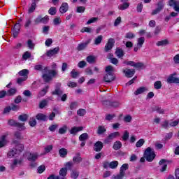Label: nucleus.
<instances>
[{
  "instance_id": "nucleus-61",
  "label": "nucleus",
  "mask_w": 179,
  "mask_h": 179,
  "mask_svg": "<svg viewBox=\"0 0 179 179\" xmlns=\"http://www.w3.org/2000/svg\"><path fill=\"white\" fill-rule=\"evenodd\" d=\"M48 13L52 15H55V13H57V8L51 7L48 10Z\"/></svg>"
},
{
  "instance_id": "nucleus-45",
  "label": "nucleus",
  "mask_w": 179,
  "mask_h": 179,
  "mask_svg": "<svg viewBox=\"0 0 179 179\" xmlns=\"http://www.w3.org/2000/svg\"><path fill=\"white\" fill-rule=\"evenodd\" d=\"M122 139L124 142H127V141H128V139H129V132H128V131H127V130L124 131V134L122 136Z\"/></svg>"
},
{
  "instance_id": "nucleus-3",
  "label": "nucleus",
  "mask_w": 179,
  "mask_h": 179,
  "mask_svg": "<svg viewBox=\"0 0 179 179\" xmlns=\"http://www.w3.org/2000/svg\"><path fill=\"white\" fill-rule=\"evenodd\" d=\"M144 157L145 160L149 162L155 160V157H156V154H155V150L152 149L150 147H148L144 152Z\"/></svg>"
},
{
  "instance_id": "nucleus-2",
  "label": "nucleus",
  "mask_w": 179,
  "mask_h": 179,
  "mask_svg": "<svg viewBox=\"0 0 179 179\" xmlns=\"http://www.w3.org/2000/svg\"><path fill=\"white\" fill-rule=\"evenodd\" d=\"M114 69L111 66H108L106 68V74L103 77V80L108 83H110V82H113L114 79H115V76H114V74H113L112 71Z\"/></svg>"
},
{
  "instance_id": "nucleus-57",
  "label": "nucleus",
  "mask_w": 179,
  "mask_h": 179,
  "mask_svg": "<svg viewBox=\"0 0 179 179\" xmlns=\"http://www.w3.org/2000/svg\"><path fill=\"white\" fill-rule=\"evenodd\" d=\"M71 76L73 79H76V78H78V76H79V72H78V71H75V69H73L71 72Z\"/></svg>"
},
{
  "instance_id": "nucleus-38",
  "label": "nucleus",
  "mask_w": 179,
  "mask_h": 179,
  "mask_svg": "<svg viewBox=\"0 0 179 179\" xmlns=\"http://www.w3.org/2000/svg\"><path fill=\"white\" fill-rule=\"evenodd\" d=\"M101 102L102 103V105L104 106V107L110 108L111 107V101L108 100H104V99H101Z\"/></svg>"
},
{
  "instance_id": "nucleus-31",
  "label": "nucleus",
  "mask_w": 179,
  "mask_h": 179,
  "mask_svg": "<svg viewBox=\"0 0 179 179\" xmlns=\"http://www.w3.org/2000/svg\"><path fill=\"white\" fill-rule=\"evenodd\" d=\"M129 8V3H123L118 6L120 10H125Z\"/></svg>"
},
{
  "instance_id": "nucleus-47",
  "label": "nucleus",
  "mask_w": 179,
  "mask_h": 179,
  "mask_svg": "<svg viewBox=\"0 0 179 179\" xmlns=\"http://www.w3.org/2000/svg\"><path fill=\"white\" fill-rule=\"evenodd\" d=\"M79 177V171H72L71 173V178L72 179H76Z\"/></svg>"
},
{
  "instance_id": "nucleus-21",
  "label": "nucleus",
  "mask_w": 179,
  "mask_h": 179,
  "mask_svg": "<svg viewBox=\"0 0 179 179\" xmlns=\"http://www.w3.org/2000/svg\"><path fill=\"white\" fill-rule=\"evenodd\" d=\"M68 173V169L66 168H62L59 172V174L60 176V178H65L66 176V174Z\"/></svg>"
},
{
  "instance_id": "nucleus-15",
  "label": "nucleus",
  "mask_w": 179,
  "mask_h": 179,
  "mask_svg": "<svg viewBox=\"0 0 179 179\" xmlns=\"http://www.w3.org/2000/svg\"><path fill=\"white\" fill-rule=\"evenodd\" d=\"M123 73H124L126 78H132V76L135 75V69H127L126 70H123Z\"/></svg>"
},
{
  "instance_id": "nucleus-35",
  "label": "nucleus",
  "mask_w": 179,
  "mask_h": 179,
  "mask_svg": "<svg viewBox=\"0 0 179 179\" xmlns=\"http://www.w3.org/2000/svg\"><path fill=\"white\" fill-rule=\"evenodd\" d=\"M89 139V134L87 133H83L79 136V141H85Z\"/></svg>"
},
{
  "instance_id": "nucleus-39",
  "label": "nucleus",
  "mask_w": 179,
  "mask_h": 179,
  "mask_svg": "<svg viewBox=\"0 0 179 179\" xmlns=\"http://www.w3.org/2000/svg\"><path fill=\"white\" fill-rule=\"evenodd\" d=\"M101 41H103V36L99 35L95 38L94 44L99 45V44L101 43Z\"/></svg>"
},
{
  "instance_id": "nucleus-33",
  "label": "nucleus",
  "mask_w": 179,
  "mask_h": 179,
  "mask_svg": "<svg viewBox=\"0 0 179 179\" xmlns=\"http://www.w3.org/2000/svg\"><path fill=\"white\" fill-rule=\"evenodd\" d=\"M66 131H68V127L64 125L59 129L58 132L60 135H64L66 134Z\"/></svg>"
},
{
  "instance_id": "nucleus-42",
  "label": "nucleus",
  "mask_w": 179,
  "mask_h": 179,
  "mask_svg": "<svg viewBox=\"0 0 179 179\" xmlns=\"http://www.w3.org/2000/svg\"><path fill=\"white\" fill-rule=\"evenodd\" d=\"M120 105L121 103L118 101H110V107H113V108H117L120 107Z\"/></svg>"
},
{
  "instance_id": "nucleus-27",
  "label": "nucleus",
  "mask_w": 179,
  "mask_h": 179,
  "mask_svg": "<svg viewBox=\"0 0 179 179\" xmlns=\"http://www.w3.org/2000/svg\"><path fill=\"white\" fill-rule=\"evenodd\" d=\"M86 61L88 62V64H94L96 63V57L90 55L87 57Z\"/></svg>"
},
{
  "instance_id": "nucleus-54",
  "label": "nucleus",
  "mask_w": 179,
  "mask_h": 179,
  "mask_svg": "<svg viewBox=\"0 0 179 179\" xmlns=\"http://www.w3.org/2000/svg\"><path fill=\"white\" fill-rule=\"evenodd\" d=\"M29 124L30 127H36V125H37V121L36 120V118L31 117L29 122Z\"/></svg>"
},
{
  "instance_id": "nucleus-62",
  "label": "nucleus",
  "mask_w": 179,
  "mask_h": 179,
  "mask_svg": "<svg viewBox=\"0 0 179 179\" xmlns=\"http://www.w3.org/2000/svg\"><path fill=\"white\" fill-rule=\"evenodd\" d=\"M31 57V53H30L29 52H25L22 55L23 59H25V60L29 59V58H30Z\"/></svg>"
},
{
  "instance_id": "nucleus-58",
  "label": "nucleus",
  "mask_w": 179,
  "mask_h": 179,
  "mask_svg": "<svg viewBox=\"0 0 179 179\" xmlns=\"http://www.w3.org/2000/svg\"><path fill=\"white\" fill-rule=\"evenodd\" d=\"M125 176V173H122L120 171V173L117 174V176H113L114 179H122L124 178V176Z\"/></svg>"
},
{
  "instance_id": "nucleus-30",
  "label": "nucleus",
  "mask_w": 179,
  "mask_h": 179,
  "mask_svg": "<svg viewBox=\"0 0 179 179\" xmlns=\"http://www.w3.org/2000/svg\"><path fill=\"white\" fill-rule=\"evenodd\" d=\"M15 128H17L20 131H24L26 129V127H24V123L17 122L15 124Z\"/></svg>"
},
{
  "instance_id": "nucleus-8",
  "label": "nucleus",
  "mask_w": 179,
  "mask_h": 179,
  "mask_svg": "<svg viewBox=\"0 0 179 179\" xmlns=\"http://www.w3.org/2000/svg\"><path fill=\"white\" fill-rule=\"evenodd\" d=\"M169 5L173 8L176 12H179V0H170Z\"/></svg>"
},
{
  "instance_id": "nucleus-11",
  "label": "nucleus",
  "mask_w": 179,
  "mask_h": 179,
  "mask_svg": "<svg viewBox=\"0 0 179 179\" xmlns=\"http://www.w3.org/2000/svg\"><path fill=\"white\" fill-rule=\"evenodd\" d=\"M16 94V90H8L7 92L6 91L0 92V99H3L5 96H13Z\"/></svg>"
},
{
  "instance_id": "nucleus-40",
  "label": "nucleus",
  "mask_w": 179,
  "mask_h": 179,
  "mask_svg": "<svg viewBox=\"0 0 179 179\" xmlns=\"http://www.w3.org/2000/svg\"><path fill=\"white\" fill-rule=\"evenodd\" d=\"M20 76H23V78H27V75H29V70L27 69H23L20 71H19Z\"/></svg>"
},
{
  "instance_id": "nucleus-36",
  "label": "nucleus",
  "mask_w": 179,
  "mask_h": 179,
  "mask_svg": "<svg viewBox=\"0 0 179 179\" xmlns=\"http://www.w3.org/2000/svg\"><path fill=\"white\" fill-rule=\"evenodd\" d=\"M78 106H79V103H78L77 101L71 102L69 106L70 110H76Z\"/></svg>"
},
{
  "instance_id": "nucleus-14",
  "label": "nucleus",
  "mask_w": 179,
  "mask_h": 179,
  "mask_svg": "<svg viewBox=\"0 0 179 179\" xmlns=\"http://www.w3.org/2000/svg\"><path fill=\"white\" fill-rule=\"evenodd\" d=\"M104 145L101 141H97L94 144V150L95 152H101Z\"/></svg>"
},
{
  "instance_id": "nucleus-44",
  "label": "nucleus",
  "mask_w": 179,
  "mask_h": 179,
  "mask_svg": "<svg viewBox=\"0 0 179 179\" xmlns=\"http://www.w3.org/2000/svg\"><path fill=\"white\" fill-rule=\"evenodd\" d=\"M115 117H116L115 114H106L105 117V120L106 121H111L112 120H114Z\"/></svg>"
},
{
  "instance_id": "nucleus-49",
  "label": "nucleus",
  "mask_w": 179,
  "mask_h": 179,
  "mask_svg": "<svg viewBox=\"0 0 179 179\" xmlns=\"http://www.w3.org/2000/svg\"><path fill=\"white\" fill-rule=\"evenodd\" d=\"M48 104V101L44 99L42 100L39 103V108L43 109Z\"/></svg>"
},
{
  "instance_id": "nucleus-18",
  "label": "nucleus",
  "mask_w": 179,
  "mask_h": 179,
  "mask_svg": "<svg viewBox=\"0 0 179 179\" xmlns=\"http://www.w3.org/2000/svg\"><path fill=\"white\" fill-rule=\"evenodd\" d=\"M68 9H69V6H68V3H63L59 8L60 13H66L68 12Z\"/></svg>"
},
{
  "instance_id": "nucleus-32",
  "label": "nucleus",
  "mask_w": 179,
  "mask_h": 179,
  "mask_svg": "<svg viewBox=\"0 0 179 179\" xmlns=\"http://www.w3.org/2000/svg\"><path fill=\"white\" fill-rule=\"evenodd\" d=\"M145 43V37H141L137 39V45L138 48H142V45Z\"/></svg>"
},
{
  "instance_id": "nucleus-25",
  "label": "nucleus",
  "mask_w": 179,
  "mask_h": 179,
  "mask_svg": "<svg viewBox=\"0 0 179 179\" xmlns=\"http://www.w3.org/2000/svg\"><path fill=\"white\" fill-rule=\"evenodd\" d=\"M18 120L20 121H22V122H26V121L29 120V115L27 114L20 115L18 117Z\"/></svg>"
},
{
  "instance_id": "nucleus-63",
  "label": "nucleus",
  "mask_w": 179,
  "mask_h": 179,
  "mask_svg": "<svg viewBox=\"0 0 179 179\" xmlns=\"http://www.w3.org/2000/svg\"><path fill=\"white\" fill-rule=\"evenodd\" d=\"M44 171H45V166L44 165H41L38 168V173L39 174H41L42 173H44Z\"/></svg>"
},
{
  "instance_id": "nucleus-19",
  "label": "nucleus",
  "mask_w": 179,
  "mask_h": 179,
  "mask_svg": "<svg viewBox=\"0 0 179 179\" xmlns=\"http://www.w3.org/2000/svg\"><path fill=\"white\" fill-rule=\"evenodd\" d=\"M80 131H83V127H74L71 129L70 134L71 135H76V133L80 132Z\"/></svg>"
},
{
  "instance_id": "nucleus-41",
  "label": "nucleus",
  "mask_w": 179,
  "mask_h": 179,
  "mask_svg": "<svg viewBox=\"0 0 179 179\" xmlns=\"http://www.w3.org/2000/svg\"><path fill=\"white\" fill-rule=\"evenodd\" d=\"M27 47L29 48V50H34L35 44L33 43V41L31 39H29L27 42Z\"/></svg>"
},
{
  "instance_id": "nucleus-55",
  "label": "nucleus",
  "mask_w": 179,
  "mask_h": 179,
  "mask_svg": "<svg viewBox=\"0 0 179 179\" xmlns=\"http://www.w3.org/2000/svg\"><path fill=\"white\" fill-rule=\"evenodd\" d=\"M112 141L113 139H115L117 136H120L119 132H113L108 136Z\"/></svg>"
},
{
  "instance_id": "nucleus-16",
  "label": "nucleus",
  "mask_w": 179,
  "mask_h": 179,
  "mask_svg": "<svg viewBox=\"0 0 179 179\" xmlns=\"http://www.w3.org/2000/svg\"><path fill=\"white\" fill-rule=\"evenodd\" d=\"M89 44H90V39L85 43L78 44L77 47L78 51H83V50H85L87 47V45H89Z\"/></svg>"
},
{
  "instance_id": "nucleus-50",
  "label": "nucleus",
  "mask_w": 179,
  "mask_h": 179,
  "mask_svg": "<svg viewBox=\"0 0 179 179\" xmlns=\"http://www.w3.org/2000/svg\"><path fill=\"white\" fill-rule=\"evenodd\" d=\"M10 108L12 111H19L20 110V106L19 105H16L15 103H11Z\"/></svg>"
},
{
  "instance_id": "nucleus-56",
  "label": "nucleus",
  "mask_w": 179,
  "mask_h": 179,
  "mask_svg": "<svg viewBox=\"0 0 179 179\" xmlns=\"http://www.w3.org/2000/svg\"><path fill=\"white\" fill-rule=\"evenodd\" d=\"M144 143H145V140L143 138H141L139 141L136 142V148H141V146H143Z\"/></svg>"
},
{
  "instance_id": "nucleus-52",
  "label": "nucleus",
  "mask_w": 179,
  "mask_h": 179,
  "mask_svg": "<svg viewBox=\"0 0 179 179\" xmlns=\"http://www.w3.org/2000/svg\"><path fill=\"white\" fill-rule=\"evenodd\" d=\"M77 114L80 117H83L84 115H86V110L80 108V109L77 110Z\"/></svg>"
},
{
  "instance_id": "nucleus-43",
  "label": "nucleus",
  "mask_w": 179,
  "mask_h": 179,
  "mask_svg": "<svg viewBox=\"0 0 179 179\" xmlns=\"http://www.w3.org/2000/svg\"><path fill=\"white\" fill-rule=\"evenodd\" d=\"M36 6H37V5L36 4V2H33L31 4V6L29 7V8L28 10V13H33V12H34V10H36Z\"/></svg>"
},
{
  "instance_id": "nucleus-10",
  "label": "nucleus",
  "mask_w": 179,
  "mask_h": 179,
  "mask_svg": "<svg viewBox=\"0 0 179 179\" xmlns=\"http://www.w3.org/2000/svg\"><path fill=\"white\" fill-rule=\"evenodd\" d=\"M59 52V47H56L52 50H49L46 52L47 57H49V58H51V57H54V55H57V54Z\"/></svg>"
},
{
  "instance_id": "nucleus-53",
  "label": "nucleus",
  "mask_w": 179,
  "mask_h": 179,
  "mask_svg": "<svg viewBox=\"0 0 179 179\" xmlns=\"http://www.w3.org/2000/svg\"><path fill=\"white\" fill-rule=\"evenodd\" d=\"M167 44H169V41L167 39H165L164 41H158L157 45L158 47H160L161 45H167Z\"/></svg>"
},
{
  "instance_id": "nucleus-5",
  "label": "nucleus",
  "mask_w": 179,
  "mask_h": 179,
  "mask_svg": "<svg viewBox=\"0 0 179 179\" xmlns=\"http://www.w3.org/2000/svg\"><path fill=\"white\" fill-rule=\"evenodd\" d=\"M157 8L155 10H152V15H157V13H160L163 9H164V1L163 0L159 1L157 4Z\"/></svg>"
},
{
  "instance_id": "nucleus-4",
  "label": "nucleus",
  "mask_w": 179,
  "mask_h": 179,
  "mask_svg": "<svg viewBox=\"0 0 179 179\" xmlns=\"http://www.w3.org/2000/svg\"><path fill=\"white\" fill-rule=\"evenodd\" d=\"M48 20H50L48 15H45L43 17L41 15H38L34 20V24H40V23H43V24H47V23H48Z\"/></svg>"
},
{
  "instance_id": "nucleus-9",
  "label": "nucleus",
  "mask_w": 179,
  "mask_h": 179,
  "mask_svg": "<svg viewBox=\"0 0 179 179\" xmlns=\"http://www.w3.org/2000/svg\"><path fill=\"white\" fill-rule=\"evenodd\" d=\"M12 31H13V37L14 38H16V37L19 36V33H20V24L16 23V24L14 25V27Z\"/></svg>"
},
{
  "instance_id": "nucleus-59",
  "label": "nucleus",
  "mask_w": 179,
  "mask_h": 179,
  "mask_svg": "<svg viewBox=\"0 0 179 179\" xmlns=\"http://www.w3.org/2000/svg\"><path fill=\"white\" fill-rule=\"evenodd\" d=\"M125 38H129L130 40H132V38H135V35L132 32H127L125 35Z\"/></svg>"
},
{
  "instance_id": "nucleus-13",
  "label": "nucleus",
  "mask_w": 179,
  "mask_h": 179,
  "mask_svg": "<svg viewBox=\"0 0 179 179\" xmlns=\"http://www.w3.org/2000/svg\"><path fill=\"white\" fill-rule=\"evenodd\" d=\"M13 143H14L15 145V148L14 149H15V150L18 152V153H21V152H23V150H24V145H23V144H19L17 143V141H13Z\"/></svg>"
},
{
  "instance_id": "nucleus-37",
  "label": "nucleus",
  "mask_w": 179,
  "mask_h": 179,
  "mask_svg": "<svg viewBox=\"0 0 179 179\" xmlns=\"http://www.w3.org/2000/svg\"><path fill=\"white\" fill-rule=\"evenodd\" d=\"M118 161H113L110 162V169L112 170H115L118 167Z\"/></svg>"
},
{
  "instance_id": "nucleus-1",
  "label": "nucleus",
  "mask_w": 179,
  "mask_h": 179,
  "mask_svg": "<svg viewBox=\"0 0 179 179\" xmlns=\"http://www.w3.org/2000/svg\"><path fill=\"white\" fill-rule=\"evenodd\" d=\"M34 69L35 71H42L44 73L42 78L44 82L46 83L51 82L52 78L58 75V71H57V70H48V67H45L43 69V65L41 64L34 66Z\"/></svg>"
},
{
  "instance_id": "nucleus-17",
  "label": "nucleus",
  "mask_w": 179,
  "mask_h": 179,
  "mask_svg": "<svg viewBox=\"0 0 179 179\" xmlns=\"http://www.w3.org/2000/svg\"><path fill=\"white\" fill-rule=\"evenodd\" d=\"M29 162H36L38 159V153L37 152H31L27 157Z\"/></svg>"
},
{
  "instance_id": "nucleus-46",
  "label": "nucleus",
  "mask_w": 179,
  "mask_h": 179,
  "mask_svg": "<svg viewBox=\"0 0 179 179\" xmlns=\"http://www.w3.org/2000/svg\"><path fill=\"white\" fill-rule=\"evenodd\" d=\"M153 111H157V113H158V114H164V110H163L162 108L159 107V106H155L152 108Z\"/></svg>"
},
{
  "instance_id": "nucleus-6",
  "label": "nucleus",
  "mask_w": 179,
  "mask_h": 179,
  "mask_svg": "<svg viewBox=\"0 0 179 179\" xmlns=\"http://www.w3.org/2000/svg\"><path fill=\"white\" fill-rule=\"evenodd\" d=\"M114 44H115V41L114 40V38H109L108 43L106 44L104 48L105 52H108V51L112 50L114 47Z\"/></svg>"
},
{
  "instance_id": "nucleus-64",
  "label": "nucleus",
  "mask_w": 179,
  "mask_h": 179,
  "mask_svg": "<svg viewBox=\"0 0 179 179\" xmlns=\"http://www.w3.org/2000/svg\"><path fill=\"white\" fill-rule=\"evenodd\" d=\"M47 179H66V178H61V176H55V175H50Z\"/></svg>"
},
{
  "instance_id": "nucleus-34",
  "label": "nucleus",
  "mask_w": 179,
  "mask_h": 179,
  "mask_svg": "<svg viewBox=\"0 0 179 179\" xmlns=\"http://www.w3.org/2000/svg\"><path fill=\"white\" fill-rule=\"evenodd\" d=\"M19 153L16 149L13 148L11 149L7 154L8 157H13L15 155H17Z\"/></svg>"
},
{
  "instance_id": "nucleus-22",
  "label": "nucleus",
  "mask_w": 179,
  "mask_h": 179,
  "mask_svg": "<svg viewBox=\"0 0 179 179\" xmlns=\"http://www.w3.org/2000/svg\"><path fill=\"white\" fill-rule=\"evenodd\" d=\"M36 118L38 121H47V116L43 113H38Z\"/></svg>"
},
{
  "instance_id": "nucleus-7",
  "label": "nucleus",
  "mask_w": 179,
  "mask_h": 179,
  "mask_svg": "<svg viewBox=\"0 0 179 179\" xmlns=\"http://www.w3.org/2000/svg\"><path fill=\"white\" fill-rule=\"evenodd\" d=\"M177 76V73H173L171 74L169 77L167 78L168 83H179V78L175 76Z\"/></svg>"
},
{
  "instance_id": "nucleus-51",
  "label": "nucleus",
  "mask_w": 179,
  "mask_h": 179,
  "mask_svg": "<svg viewBox=\"0 0 179 179\" xmlns=\"http://www.w3.org/2000/svg\"><path fill=\"white\" fill-rule=\"evenodd\" d=\"M59 127L58 124H52L49 127L48 129L50 131V132H55V130Z\"/></svg>"
},
{
  "instance_id": "nucleus-24",
  "label": "nucleus",
  "mask_w": 179,
  "mask_h": 179,
  "mask_svg": "<svg viewBox=\"0 0 179 179\" xmlns=\"http://www.w3.org/2000/svg\"><path fill=\"white\" fill-rule=\"evenodd\" d=\"M8 143V141H6V136L3 135L0 138V148H3Z\"/></svg>"
},
{
  "instance_id": "nucleus-60",
  "label": "nucleus",
  "mask_w": 179,
  "mask_h": 179,
  "mask_svg": "<svg viewBox=\"0 0 179 179\" xmlns=\"http://www.w3.org/2000/svg\"><path fill=\"white\" fill-rule=\"evenodd\" d=\"M154 87L157 90H159V89H161L162 88V82L161 81H156L154 83Z\"/></svg>"
},
{
  "instance_id": "nucleus-23",
  "label": "nucleus",
  "mask_w": 179,
  "mask_h": 179,
  "mask_svg": "<svg viewBox=\"0 0 179 179\" xmlns=\"http://www.w3.org/2000/svg\"><path fill=\"white\" fill-rule=\"evenodd\" d=\"M122 148V143L120 141H117L113 144L114 150H120V149Z\"/></svg>"
},
{
  "instance_id": "nucleus-12",
  "label": "nucleus",
  "mask_w": 179,
  "mask_h": 179,
  "mask_svg": "<svg viewBox=\"0 0 179 179\" xmlns=\"http://www.w3.org/2000/svg\"><path fill=\"white\" fill-rule=\"evenodd\" d=\"M159 166H162L160 169V172L164 173V171L167 170V161L166 160V159H161L159 162Z\"/></svg>"
},
{
  "instance_id": "nucleus-29",
  "label": "nucleus",
  "mask_w": 179,
  "mask_h": 179,
  "mask_svg": "<svg viewBox=\"0 0 179 179\" xmlns=\"http://www.w3.org/2000/svg\"><path fill=\"white\" fill-rule=\"evenodd\" d=\"M59 155L60 157H66V155H68V150L65 148H61L59 150Z\"/></svg>"
},
{
  "instance_id": "nucleus-26",
  "label": "nucleus",
  "mask_w": 179,
  "mask_h": 179,
  "mask_svg": "<svg viewBox=\"0 0 179 179\" xmlns=\"http://www.w3.org/2000/svg\"><path fill=\"white\" fill-rule=\"evenodd\" d=\"M107 129H106V127L104 126H99L96 133L98 135H103L104 132H106Z\"/></svg>"
},
{
  "instance_id": "nucleus-20",
  "label": "nucleus",
  "mask_w": 179,
  "mask_h": 179,
  "mask_svg": "<svg viewBox=\"0 0 179 179\" xmlns=\"http://www.w3.org/2000/svg\"><path fill=\"white\" fill-rule=\"evenodd\" d=\"M115 54L117 58H122L124 55V50L121 48H117Z\"/></svg>"
},
{
  "instance_id": "nucleus-28",
  "label": "nucleus",
  "mask_w": 179,
  "mask_h": 179,
  "mask_svg": "<svg viewBox=\"0 0 179 179\" xmlns=\"http://www.w3.org/2000/svg\"><path fill=\"white\" fill-rule=\"evenodd\" d=\"M73 162L77 164L80 163V162H82V157H80V154H77L75 157H73Z\"/></svg>"
},
{
  "instance_id": "nucleus-48",
  "label": "nucleus",
  "mask_w": 179,
  "mask_h": 179,
  "mask_svg": "<svg viewBox=\"0 0 179 179\" xmlns=\"http://www.w3.org/2000/svg\"><path fill=\"white\" fill-rule=\"evenodd\" d=\"M128 169H129V165L128 164H124L123 165H122V166L120 167V171L121 173H125V171L128 170Z\"/></svg>"
}]
</instances>
